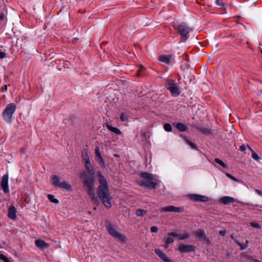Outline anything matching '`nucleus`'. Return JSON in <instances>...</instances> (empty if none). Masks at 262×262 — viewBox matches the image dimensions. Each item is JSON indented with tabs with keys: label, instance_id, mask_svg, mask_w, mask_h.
Here are the masks:
<instances>
[{
	"label": "nucleus",
	"instance_id": "nucleus-1",
	"mask_svg": "<svg viewBox=\"0 0 262 262\" xmlns=\"http://www.w3.org/2000/svg\"><path fill=\"white\" fill-rule=\"evenodd\" d=\"M82 160L84 163V167L91 176V177H87V174L85 171L80 173V176L81 178H84L83 187L85 190L89 194L90 197L94 203L96 204H99V200L95 194V180L92 177L94 174V169L91 163L88 151L86 149L82 151Z\"/></svg>",
	"mask_w": 262,
	"mask_h": 262
},
{
	"label": "nucleus",
	"instance_id": "nucleus-37",
	"mask_svg": "<svg viewBox=\"0 0 262 262\" xmlns=\"http://www.w3.org/2000/svg\"><path fill=\"white\" fill-rule=\"evenodd\" d=\"M6 56V53L3 51H2L1 50H0V58L2 59L5 57Z\"/></svg>",
	"mask_w": 262,
	"mask_h": 262
},
{
	"label": "nucleus",
	"instance_id": "nucleus-11",
	"mask_svg": "<svg viewBox=\"0 0 262 262\" xmlns=\"http://www.w3.org/2000/svg\"><path fill=\"white\" fill-rule=\"evenodd\" d=\"M16 212L17 210L15 207L14 206H10L8 211V216L12 220H15L16 218Z\"/></svg>",
	"mask_w": 262,
	"mask_h": 262
},
{
	"label": "nucleus",
	"instance_id": "nucleus-40",
	"mask_svg": "<svg viewBox=\"0 0 262 262\" xmlns=\"http://www.w3.org/2000/svg\"><path fill=\"white\" fill-rule=\"evenodd\" d=\"M226 231L225 230H221L220 231V234L222 236H224L226 234Z\"/></svg>",
	"mask_w": 262,
	"mask_h": 262
},
{
	"label": "nucleus",
	"instance_id": "nucleus-18",
	"mask_svg": "<svg viewBox=\"0 0 262 262\" xmlns=\"http://www.w3.org/2000/svg\"><path fill=\"white\" fill-rule=\"evenodd\" d=\"M106 128L111 132H112L114 133H115L117 135L121 134V132L119 128L115 127H113L110 124H107L106 125Z\"/></svg>",
	"mask_w": 262,
	"mask_h": 262
},
{
	"label": "nucleus",
	"instance_id": "nucleus-13",
	"mask_svg": "<svg viewBox=\"0 0 262 262\" xmlns=\"http://www.w3.org/2000/svg\"><path fill=\"white\" fill-rule=\"evenodd\" d=\"M58 188H61L68 191H71L72 187L70 184L67 181H62Z\"/></svg>",
	"mask_w": 262,
	"mask_h": 262
},
{
	"label": "nucleus",
	"instance_id": "nucleus-6",
	"mask_svg": "<svg viewBox=\"0 0 262 262\" xmlns=\"http://www.w3.org/2000/svg\"><path fill=\"white\" fill-rule=\"evenodd\" d=\"M107 230L110 235L117 238L118 240L121 242H125L126 239V236L120 233L117 229L112 225H107Z\"/></svg>",
	"mask_w": 262,
	"mask_h": 262
},
{
	"label": "nucleus",
	"instance_id": "nucleus-35",
	"mask_svg": "<svg viewBox=\"0 0 262 262\" xmlns=\"http://www.w3.org/2000/svg\"><path fill=\"white\" fill-rule=\"evenodd\" d=\"M226 176L229 178L230 179H231V180L235 181V182H238V180L235 178V177H233L232 175H231L229 173H226Z\"/></svg>",
	"mask_w": 262,
	"mask_h": 262
},
{
	"label": "nucleus",
	"instance_id": "nucleus-25",
	"mask_svg": "<svg viewBox=\"0 0 262 262\" xmlns=\"http://www.w3.org/2000/svg\"><path fill=\"white\" fill-rule=\"evenodd\" d=\"M215 162L220 164V165H221L222 167H223L224 168H228V166L226 164H225V163H224L222 160H221L220 159H217V158H216L214 160Z\"/></svg>",
	"mask_w": 262,
	"mask_h": 262
},
{
	"label": "nucleus",
	"instance_id": "nucleus-46",
	"mask_svg": "<svg viewBox=\"0 0 262 262\" xmlns=\"http://www.w3.org/2000/svg\"><path fill=\"white\" fill-rule=\"evenodd\" d=\"M261 53H262V51H261Z\"/></svg>",
	"mask_w": 262,
	"mask_h": 262
},
{
	"label": "nucleus",
	"instance_id": "nucleus-23",
	"mask_svg": "<svg viewBox=\"0 0 262 262\" xmlns=\"http://www.w3.org/2000/svg\"><path fill=\"white\" fill-rule=\"evenodd\" d=\"M176 126L177 128V129L181 132L185 131L186 129V126L184 124L182 123H177L176 125Z\"/></svg>",
	"mask_w": 262,
	"mask_h": 262
},
{
	"label": "nucleus",
	"instance_id": "nucleus-5",
	"mask_svg": "<svg viewBox=\"0 0 262 262\" xmlns=\"http://www.w3.org/2000/svg\"><path fill=\"white\" fill-rule=\"evenodd\" d=\"M166 88L170 92L173 97H177L180 94V87L172 79L166 80Z\"/></svg>",
	"mask_w": 262,
	"mask_h": 262
},
{
	"label": "nucleus",
	"instance_id": "nucleus-32",
	"mask_svg": "<svg viewBox=\"0 0 262 262\" xmlns=\"http://www.w3.org/2000/svg\"><path fill=\"white\" fill-rule=\"evenodd\" d=\"M95 154L96 156L101 155L100 148L98 146L95 148Z\"/></svg>",
	"mask_w": 262,
	"mask_h": 262
},
{
	"label": "nucleus",
	"instance_id": "nucleus-8",
	"mask_svg": "<svg viewBox=\"0 0 262 262\" xmlns=\"http://www.w3.org/2000/svg\"><path fill=\"white\" fill-rule=\"evenodd\" d=\"M178 30L180 35L183 37H186L187 35L191 30V29L185 24L179 25L178 27Z\"/></svg>",
	"mask_w": 262,
	"mask_h": 262
},
{
	"label": "nucleus",
	"instance_id": "nucleus-44",
	"mask_svg": "<svg viewBox=\"0 0 262 262\" xmlns=\"http://www.w3.org/2000/svg\"><path fill=\"white\" fill-rule=\"evenodd\" d=\"M114 156L115 157H119V155H117V154H114Z\"/></svg>",
	"mask_w": 262,
	"mask_h": 262
},
{
	"label": "nucleus",
	"instance_id": "nucleus-7",
	"mask_svg": "<svg viewBox=\"0 0 262 262\" xmlns=\"http://www.w3.org/2000/svg\"><path fill=\"white\" fill-rule=\"evenodd\" d=\"M188 197L194 202H206L209 200V198L206 196L197 194H190L188 195Z\"/></svg>",
	"mask_w": 262,
	"mask_h": 262
},
{
	"label": "nucleus",
	"instance_id": "nucleus-28",
	"mask_svg": "<svg viewBox=\"0 0 262 262\" xmlns=\"http://www.w3.org/2000/svg\"><path fill=\"white\" fill-rule=\"evenodd\" d=\"M120 119L122 121H125L127 120L128 119V115L126 113H122L120 117Z\"/></svg>",
	"mask_w": 262,
	"mask_h": 262
},
{
	"label": "nucleus",
	"instance_id": "nucleus-14",
	"mask_svg": "<svg viewBox=\"0 0 262 262\" xmlns=\"http://www.w3.org/2000/svg\"><path fill=\"white\" fill-rule=\"evenodd\" d=\"M178 250L181 252H188L192 250V247L190 245L181 244L179 246Z\"/></svg>",
	"mask_w": 262,
	"mask_h": 262
},
{
	"label": "nucleus",
	"instance_id": "nucleus-36",
	"mask_svg": "<svg viewBox=\"0 0 262 262\" xmlns=\"http://www.w3.org/2000/svg\"><path fill=\"white\" fill-rule=\"evenodd\" d=\"M150 231L151 232H154V233H156V232H157L158 231V228L156 226H152L150 228Z\"/></svg>",
	"mask_w": 262,
	"mask_h": 262
},
{
	"label": "nucleus",
	"instance_id": "nucleus-45",
	"mask_svg": "<svg viewBox=\"0 0 262 262\" xmlns=\"http://www.w3.org/2000/svg\"><path fill=\"white\" fill-rule=\"evenodd\" d=\"M0 248H1V247L0 246Z\"/></svg>",
	"mask_w": 262,
	"mask_h": 262
},
{
	"label": "nucleus",
	"instance_id": "nucleus-10",
	"mask_svg": "<svg viewBox=\"0 0 262 262\" xmlns=\"http://www.w3.org/2000/svg\"><path fill=\"white\" fill-rule=\"evenodd\" d=\"M161 210L162 212H181L182 209L179 207H177L174 206H168L166 207H162Z\"/></svg>",
	"mask_w": 262,
	"mask_h": 262
},
{
	"label": "nucleus",
	"instance_id": "nucleus-27",
	"mask_svg": "<svg viewBox=\"0 0 262 262\" xmlns=\"http://www.w3.org/2000/svg\"><path fill=\"white\" fill-rule=\"evenodd\" d=\"M236 243L240 247V248L242 250H244L245 249V248H246L248 246V241L247 240L246 241V244L243 245L242 244H241L239 242H238L237 241H235Z\"/></svg>",
	"mask_w": 262,
	"mask_h": 262
},
{
	"label": "nucleus",
	"instance_id": "nucleus-24",
	"mask_svg": "<svg viewBox=\"0 0 262 262\" xmlns=\"http://www.w3.org/2000/svg\"><path fill=\"white\" fill-rule=\"evenodd\" d=\"M146 211L144 209H138L136 211V214L138 216H142L144 215L146 213Z\"/></svg>",
	"mask_w": 262,
	"mask_h": 262
},
{
	"label": "nucleus",
	"instance_id": "nucleus-33",
	"mask_svg": "<svg viewBox=\"0 0 262 262\" xmlns=\"http://www.w3.org/2000/svg\"><path fill=\"white\" fill-rule=\"evenodd\" d=\"M250 225L254 228H258V229L260 228V226L257 223L251 222V223H250Z\"/></svg>",
	"mask_w": 262,
	"mask_h": 262
},
{
	"label": "nucleus",
	"instance_id": "nucleus-15",
	"mask_svg": "<svg viewBox=\"0 0 262 262\" xmlns=\"http://www.w3.org/2000/svg\"><path fill=\"white\" fill-rule=\"evenodd\" d=\"M172 233H168L167 235L164 237V241L166 243V245L165 246V248H167L168 246V244L171 243L173 241V236Z\"/></svg>",
	"mask_w": 262,
	"mask_h": 262
},
{
	"label": "nucleus",
	"instance_id": "nucleus-41",
	"mask_svg": "<svg viewBox=\"0 0 262 262\" xmlns=\"http://www.w3.org/2000/svg\"><path fill=\"white\" fill-rule=\"evenodd\" d=\"M7 89V86L6 85H5L4 86H3L2 88H1V90L2 91L4 92V91H6Z\"/></svg>",
	"mask_w": 262,
	"mask_h": 262
},
{
	"label": "nucleus",
	"instance_id": "nucleus-19",
	"mask_svg": "<svg viewBox=\"0 0 262 262\" xmlns=\"http://www.w3.org/2000/svg\"><path fill=\"white\" fill-rule=\"evenodd\" d=\"M173 237H178L179 239H185L189 237V234L188 233H183V234H178L174 232H171Z\"/></svg>",
	"mask_w": 262,
	"mask_h": 262
},
{
	"label": "nucleus",
	"instance_id": "nucleus-2",
	"mask_svg": "<svg viewBox=\"0 0 262 262\" xmlns=\"http://www.w3.org/2000/svg\"><path fill=\"white\" fill-rule=\"evenodd\" d=\"M97 175L99 183L97 189L98 195L103 205L106 208H110L112 206L111 200L112 197L109 191L106 180L100 171L97 172Z\"/></svg>",
	"mask_w": 262,
	"mask_h": 262
},
{
	"label": "nucleus",
	"instance_id": "nucleus-29",
	"mask_svg": "<svg viewBox=\"0 0 262 262\" xmlns=\"http://www.w3.org/2000/svg\"><path fill=\"white\" fill-rule=\"evenodd\" d=\"M164 129L167 132H171L172 127L170 124H165L164 125Z\"/></svg>",
	"mask_w": 262,
	"mask_h": 262
},
{
	"label": "nucleus",
	"instance_id": "nucleus-16",
	"mask_svg": "<svg viewBox=\"0 0 262 262\" xmlns=\"http://www.w3.org/2000/svg\"><path fill=\"white\" fill-rule=\"evenodd\" d=\"M51 179L52 184L54 186L58 187L61 183V181H60L59 177L56 175H54L52 177Z\"/></svg>",
	"mask_w": 262,
	"mask_h": 262
},
{
	"label": "nucleus",
	"instance_id": "nucleus-26",
	"mask_svg": "<svg viewBox=\"0 0 262 262\" xmlns=\"http://www.w3.org/2000/svg\"><path fill=\"white\" fill-rule=\"evenodd\" d=\"M48 198L51 202L57 204L59 202L58 200L55 199L54 196L52 194H49L48 195Z\"/></svg>",
	"mask_w": 262,
	"mask_h": 262
},
{
	"label": "nucleus",
	"instance_id": "nucleus-3",
	"mask_svg": "<svg viewBox=\"0 0 262 262\" xmlns=\"http://www.w3.org/2000/svg\"><path fill=\"white\" fill-rule=\"evenodd\" d=\"M137 183L141 186L155 188L159 180L157 176L148 172H141L136 179Z\"/></svg>",
	"mask_w": 262,
	"mask_h": 262
},
{
	"label": "nucleus",
	"instance_id": "nucleus-42",
	"mask_svg": "<svg viewBox=\"0 0 262 262\" xmlns=\"http://www.w3.org/2000/svg\"><path fill=\"white\" fill-rule=\"evenodd\" d=\"M256 191L260 195H262V192L258 190H256Z\"/></svg>",
	"mask_w": 262,
	"mask_h": 262
},
{
	"label": "nucleus",
	"instance_id": "nucleus-30",
	"mask_svg": "<svg viewBox=\"0 0 262 262\" xmlns=\"http://www.w3.org/2000/svg\"><path fill=\"white\" fill-rule=\"evenodd\" d=\"M186 143L190 145V146L192 148V149H196V145L193 143L192 142H191V141L188 140H186Z\"/></svg>",
	"mask_w": 262,
	"mask_h": 262
},
{
	"label": "nucleus",
	"instance_id": "nucleus-12",
	"mask_svg": "<svg viewBox=\"0 0 262 262\" xmlns=\"http://www.w3.org/2000/svg\"><path fill=\"white\" fill-rule=\"evenodd\" d=\"M235 201V200L233 198H232L231 196H225L223 197H222L219 200V202L220 203H222L225 205H227L229 204H230L231 203H233Z\"/></svg>",
	"mask_w": 262,
	"mask_h": 262
},
{
	"label": "nucleus",
	"instance_id": "nucleus-38",
	"mask_svg": "<svg viewBox=\"0 0 262 262\" xmlns=\"http://www.w3.org/2000/svg\"><path fill=\"white\" fill-rule=\"evenodd\" d=\"M216 4L220 6H223L224 4L222 3L221 0H216Z\"/></svg>",
	"mask_w": 262,
	"mask_h": 262
},
{
	"label": "nucleus",
	"instance_id": "nucleus-4",
	"mask_svg": "<svg viewBox=\"0 0 262 262\" xmlns=\"http://www.w3.org/2000/svg\"><path fill=\"white\" fill-rule=\"evenodd\" d=\"M16 110V105L13 103L8 104L3 112V118L4 120L8 122L11 123L12 117Z\"/></svg>",
	"mask_w": 262,
	"mask_h": 262
},
{
	"label": "nucleus",
	"instance_id": "nucleus-31",
	"mask_svg": "<svg viewBox=\"0 0 262 262\" xmlns=\"http://www.w3.org/2000/svg\"><path fill=\"white\" fill-rule=\"evenodd\" d=\"M252 157L255 160L258 161L259 160V157L258 155L254 151H252Z\"/></svg>",
	"mask_w": 262,
	"mask_h": 262
},
{
	"label": "nucleus",
	"instance_id": "nucleus-34",
	"mask_svg": "<svg viewBox=\"0 0 262 262\" xmlns=\"http://www.w3.org/2000/svg\"><path fill=\"white\" fill-rule=\"evenodd\" d=\"M0 259H2L5 262H10L8 258L3 254H0Z\"/></svg>",
	"mask_w": 262,
	"mask_h": 262
},
{
	"label": "nucleus",
	"instance_id": "nucleus-17",
	"mask_svg": "<svg viewBox=\"0 0 262 262\" xmlns=\"http://www.w3.org/2000/svg\"><path fill=\"white\" fill-rule=\"evenodd\" d=\"M35 244L37 247L42 249H45L48 247V244H46L44 241L41 239L36 240Z\"/></svg>",
	"mask_w": 262,
	"mask_h": 262
},
{
	"label": "nucleus",
	"instance_id": "nucleus-20",
	"mask_svg": "<svg viewBox=\"0 0 262 262\" xmlns=\"http://www.w3.org/2000/svg\"><path fill=\"white\" fill-rule=\"evenodd\" d=\"M195 235L199 239H203L205 237L204 231L202 229H198L196 232Z\"/></svg>",
	"mask_w": 262,
	"mask_h": 262
},
{
	"label": "nucleus",
	"instance_id": "nucleus-9",
	"mask_svg": "<svg viewBox=\"0 0 262 262\" xmlns=\"http://www.w3.org/2000/svg\"><path fill=\"white\" fill-rule=\"evenodd\" d=\"M1 184L4 191L6 193L8 192L9 190L8 186V176L7 174L3 176Z\"/></svg>",
	"mask_w": 262,
	"mask_h": 262
},
{
	"label": "nucleus",
	"instance_id": "nucleus-21",
	"mask_svg": "<svg viewBox=\"0 0 262 262\" xmlns=\"http://www.w3.org/2000/svg\"><path fill=\"white\" fill-rule=\"evenodd\" d=\"M96 160L102 167H105L104 160L101 155L96 156Z\"/></svg>",
	"mask_w": 262,
	"mask_h": 262
},
{
	"label": "nucleus",
	"instance_id": "nucleus-22",
	"mask_svg": "<svg viewBox=\"0 0 262 262\" xmlns=\"http://www.w3.org/2000/svg\"><path fill=\"white\" fill-rule=\"evenodd\" d=\"M170 57V56L162 55V56H160L159 60L162 62H165L166 63H169Z\"/></svg>",
	"mask_w": 262,
	"mask_h": 262
},
{
	"label": "nucleus",
	"instance_id": "nucleus-43",
	"mask_svg": "<svg viewBox=\"0 0 262 262\" xmlns=\"http://www.w3.org/2000/svg\"><path fill=\"white\" fill-rule=\"evenodd\" d=\"M4 16L3 14H0V19L3 20L4 19Z\"/></svg>",
	"mask_w": 262,
	"mask_h": 262
},
{
	"label": "nucleus",
	"instance_id": "nucleus-39",
	"mask_svg": "<svg viewBox=\"0 0 262 262\" xmlns=\"http://www.w3.org/2000/svg\"><path fill=\"white\" fill-rule=\"evenodd\" d=\"M246 146L244 145H243L242 146H240L239 147V149L242 151H244L245 150H246Z\"/></svg>",
	"mask_w": 262,
	"mask_h": 262
}]
</instances>
